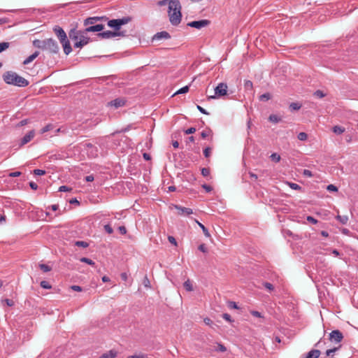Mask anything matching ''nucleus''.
I'll use <instances>...</instances> for the list:
<instances>
[{
  "label": "nucleus",
  "mask_w": 358,
  "mask_h": 358,
  "mask_svg": "<svg viewBox=\"0 0 358 358\" xmlns=\"http://www.w3.org/2000/svg\"><path fill=\"white\" fill-rule=\"evenodd\" d=\"M120 27H121L122 25L127 24L130 20L131 18L129 17H122L121 19H116Z\"/></svg>",
  "instance_id": "nucleus-23"
},
{
  "label": "nucleus",
  "mask_w": 358,
  "mask_h": 358,
  "mask_svg": "<svg viewBox=\"0 0 358 358\" xmlns=\"http://www.w3.org/2000/svg\"><path fill=\"white\" fill-rule=\"evenodd\" d=\"M306 220H307V221H308L309 222H310L313 224H315L318 222L317 220H316L315 218H314L312 216H308Z\"/></svg>",
  "instance_id": "nucleus-49"
},
{
  "label": "nucleus",
  "mask_w": 358,
  "mask_h": 358,
  "mask_svg": "<svg viewBox=\"0 0 358 358\" xmlns=\"http://www.w3.org/2000/svg\"><path fill=\"white\" fill-rule=\"evenodd\" d=\"M21 174L22 173L20 171H15V172H10L8 174V176L12 177V178H15V177H18V176H21Z\"/></svg>",
  "instance_id": "nucleus-52"
},
{
  "label": "nucleus",
  "mask_w": 358,
  "mask_h": 358,
  "mask_svg": "<svg viewBox=\"0 0 358 358\" xmlns=\"http://www.w3.org/2000/svg\"><path fill=\"white\" fill-rule=\"evenodd\" d=\"M29 186L34 190H36L38 189V185L34 182H30Z\"/></svg>",
  "instance_id": "nucleus-63"
},
{
  "label": "nucleus",
  "mask_w": 358,
  "mask_h": 358,
  "mask_svg": "<svg viewBox=\"0 0 358 358\" xmlns=\"http://www.w3.org/2000/svg\"><path fill=\"white\" fill-rule=\"evenodd\" d=\"M198 249H199L201 252H203V253L207 252V249H206V247L205 244H201V245L199 246Z\"/></svg>",
  "instance_id": "nucleus-58"
},
{
  "label": "nucleus",
  "mask_w": 358,
  "mask_h": 358,
  "mask_svg": "<svg viewBox=\"0 0 358 358\" xmlns=\"http://www.w3.org/2000/svg\"><path fill=\"white\" fill-rule=\"evenodd\" d=\"M108 26L115 29V31H120V26L116 19L110 20L108 22Z\"/></svg>",
  "instance_id": "nucleus-18"
},
{
  "label": "nucleus",
  "mask_w": 358,
  "mask_h": 358,
  "mask_svg": "<svg viewBox=\"0 0 358 358\" xmlns=\"http://www.w3.org/2000/svg\"><path fill=\"white\" fill-rule=\"evenodd\" d=\"M215 350L218 351V352H224L227 350V348L224 345L219 343L217 345V348Z\"/></svg>",
  "instance_id": "nucleus-45"
},
{
  "label": "nucleus",
  "mask_w": 358,
  "mask_h": 358,
  "mask_svg": "<svg viewBox=\"0 0 358 358\" xmlns=\"http://www.w3.org/2000/svg\"><path fill=\"white\" fill-rule=\"evenodd\" d=\"M39 267L43 272H48L51 271V267L44 264H39Z\"/></svg>",
  "instance_id": "nucleus-36"
},
{
  "label": "nucleus",
  "mask_w": 358,
  "mask_h": 358,
  "mask_svg": "<svg viewBox=\"0 0 358 358\" xmlns=\"http://www.w3.org/2000/svg\"><path fill=\"white\" fill-rule=\"evenodd\" d=\"M222 317L223 319H224L226 321H228L229 322H231L232 320H231V315L228 313H224L222 315Z\"/></svg>",
  "instance_id": "nucleus-54"
},
{
  "label": "nucleus",
  "mask_w": 358,
  "mask_h": 358,
  "mask_svg": "<svg viewBox=\"0 0 358 358\" xmlns=\"http://www.w3.org/2000/svg\"><path fill=\"white\" fill-rule=\"evenodd\" d=\"M202 187L207 192H210L213 190V188L208 185H206V184H204L202 185Z\"/></svg>",
  "instance_id": "nucleus-59"
},
{
  "label": "nucleus",
  "mask_w": 358,
  "mask_h": 358,
  "mask_svg": "<svg viewBox=\"0 0 358 358\" xmlns=\"http://www.w3.org/2000/svg\"><path fill=\"white\" fill-rule=\"evenodd\" d=\"M194 221L196 222V223H197V224L199 226V227L202 229L204 235L206 236V237H210V234L208 231V230L207 229V228L203 224H201V222H199L198 220H194Z\"/></svg>",
  "instance_id": "nucleus-21"
},
{
  "label": "nucleus",
  "mask_w": 358,
  "mask_h": 358,
  "mask_svg": "<svg viewBox=\"0 0 358 358\" xmlns=\"http://www.w3.org/2000/svg\"><path fill=\"white\" fill-rule=\"evenodd\" d=\"M197 109L203 114H205V115H208L209 113L203 108H202L201 106L199 105H197L196 106Z\"/></svg>",
  "instance_id": "nucleus-61"
},
{
  "label": "nucleus",
  "mask_w": 358,
  "mask_h": 358,
  "mask_svg": "<svg viewBox=\"0 0 358 358\" xmlns=\"http://www.w3.org/2000/svg\"><path fill=\"white\" fill-rule=\"evenodd\" d=\"M39 55L38 51H36L32 55H29L26 59L24 60L23 64L27 65L34 61Z\"/></svg>",
  "instance_id": "nucleus-17"
},
{
  "label": "nucleus",
  "mask_w": 358,
  "mask_h": 358,
  "mask_svg": "<svg viewBox=\"0 0 358 358\" xmlns=\"http://www.w3.org/2000/svg\"><path fill=\"white\" fill-rule=\"evenodd\" d=\"M104 229L109 234H111L113 232V229L112 227L110 224H106L104 226Z\"/></svg>",
  "instance_id": "nucleus-47"
},
{
  "label": "nucleus",
  "mask_w": 358,
  "mask_h": 358,
  "mask_svg": "<svg viewBox=\"0 0 358 358\" xmlns=\"http://www.w3.org/2000/svg\"><path fill=\"white\" fill-rule=\"evenodd\" d=\"M320 353L321 352L319 350H311L308 352L306 358H318Z\"/></svg>",
  "instance_id": "nucleus-19"
},
{
  "label": "nucleus",
  "mask_w": 358,
  "mask_h": 358,
  "mask_svg": "<svg viewBox=\"0 0 358 358\" xmlns=\"http://www.w3.org/2000/svg\"><path fill=\"white\" fill-rule=\"evenodd\" d=\"M53 128H54L53 124H48L45 125L44 127H43V128L41 129V134H44V133H45V132H48V131H50V130L53 129Z\"/></svg>",
  "instance_id": "nucleus-27"
},
{
  "label": "nucleus",
  "mask_w": 358,
  "mask_h": 358,
  "mask_svg": "<svg viewBox=\"0 0 358 358\" xmlns=\"http://www.w3.org/2000/svg\"><path fill=\"white\" fill-rule=\"evenodd\" d=\"M336 219L338 220L343 224H345L348 221V217L347 215H339L336 217Z\"/></svg>",
  "instance_id": "nucleus-22"
},
{
  "label": "nucleus",
  "mask_w": 358,
  "mask_h": 358,
  "mask_svg": "<svg viewBox=\"0 0 358 358\" xmlns=\"http://www.w3.org/2000/svg\"><path fill=\"white\" fill-rule=\"evenodd\" d=\"M175 208L178 210V213L180 215H189L193 213L192 209L189 208H185L178 205H176Z\"/></svg>",
  "instance_id": "nucleus-13"
},
{
  "label": "nucleus",
  "mask_w": 358,
  "mask_h": 358,
  "mask_svg": "<svg viewBox=\"0 0 358 358\" xmlns=\"http://www.w3.org/2000/svg\"><path fill=\"white\" fill-rule=\"evenodd\" d=\"M314 95L317 98H323L325 96V94L321 90H317L314 92Z\"/></svg>",
  "instance_id": "nucleus-42"
},
{
  "label": "nucleus",
  "mask_w": 358,
  "mask_h": 358,
  "mask_svg": "<svg viewBox=\"0 0 358 358\" xmlns=\"http://www.w3.org/2000/svg\"><path fill=\"white\" fill-rule=\"evenodd\" d=\"M126 103V100L123 98H117L108 103L110 106H113L115 108L124 106Z\"/></svg>",
  "instance_id": "nucleus-11"
},
{
  "label": "nucleus",
  "mask_w": 358,
  "mask_h": 358,
  "mask_svg": "<svg viewBox=\"0 0 358 358\" xmlns=\"http://www.w3.org/2000/svg\"><path fill=\"white\" fill-rule=\"evenodd\" d=\"M210 24L208 20H201L198 21H192L187 23V26L200 29L203 27H207Z\"/></svg>",
  "instance_id": "nucleus-9"
},
{
  "label": "nucleus",
  "mask_w": 358,
  "mask_h": 358,
  "mask_svg": "<svg viewBox=\"0 0 358 358\" xmlns=\"http://www.w3.org/2000/svg\"><path fill=\"white\" fill-rule=\"evenodd\" d=\"M271 99V94L268 92L264 93L259 96V101H267Z\"/></svg>",
  "instance_id": "nucleus-24"
},
{
  "label": "nucleus",
  "mask_w": 358,
  "mask_h": 358,
  "mask_svg": "<svg viewBox=\"0 0 358 358\" xmlns=\"http://www.w3.org/2000/svg\"><path fill=\"white\" fill-rule=\"evenodd\" d=\"M189 91V86L188 85H186L182 88H180V90H178L176 93L175 94H185V93H187V92Z\"/></svg>",
  "instance_id": "nucleus-38"
},
{
  "label": "nucleus",
  "mask_w": 358,
  "mask_h": 358,
  "mask_svg": "<svg viewBox=\"0 0 358 358\" xmlns=\"http://www.w3.org/2000/svg\"><path fill=\"white\" fill-rule=\"evenodd\" d=\"M303 176L309 177V178L313 176L312 172L310 170H308V169H304L303 172Z\"/></svg>",
  "instance_id": "nucleus-56"
},
{
  "label": "nucleus",
  "mask_w": 358,
  "mask_h": 358,
  "mask_svg": "<svg viewBox=\"0 0 358 358\" xmlns=\"http://www.w3.org/2000/svg\"><path fill=\"white\" fill-rule=\"evenodd\" d=\"M10 43L8 42L0 43V52L6 50L9 47Z\"/></svg>",
  "instance_id": "nucleus-39"
},
{
  "label": "nucleus",
  "mask_w": 358,
  "mask_h": 358,
  "mask_svg": "<svg viewBox=\"0 0 358 358\" xmlns=\"http://www.w3.org/2000/svg\"><path fill=\"white\" fill-rule=\"evenodd\" d=\"M229 306L231 308L237 309L238 306L236 302L234 301H229Z\"/></svg>",
  "instance_id": "nucleus-64"
},
{
  "label": "nucleus",
  "mask_w": 358,
  "mask_h": 358,
  "mask_svg": "<svg viewBox=\"0 0 358 358\" xmlns=\"http://www.w3.org/2000/svg\"><path fill=\"white\" fill-rule=\"evenodd\" d=\"M53 31L62 45L64 54L69 55L72 52V48L64 30L61 27L56 25L53 27Z\"/></svg>",
  "instance_id": "nucleus-5"
},
{
  "label": "nucleus",
  "mask_w": 358,
  "mask_h": 358,
  "mask_svg": "<svg viewBox=\"0 0 358 358\" xmlns=\"http://www.w3.org/2000/svg\"><path fill=\"white\" fill-rule=\"evenodd\" d=\"M270 158L272 161L275 162H279L280 160V156L278 153H273L271 155Z\"/></svg>",
  "instance_id": "nucleus-31"
},
{
  "label": "nucleus",
  "mask_w": 358,
  "mask_h": 358,
  "mask_svg": "<svg viewBox=\"0 0 358 358\" xmlns=\"http://www.w3.org/2000/svg\"><path fill=\"white\" fill-rule=\"evenodd\" d=\"M117 356V352L111 350L103 354L99 358H115Z\"/></svg>",
  "instance_id": "nucleus-20"
},
{
  "label": "nucleus",
  "mask_w": 358,
  "mask_h": 358,
  "mask_svg": "<svg viewBox=\"0 0 358 358\" xmlns=\"http://www.w3.org/2000/svg\"><path fill=\"white\" fill-rule=\"evenodd\" d=\"M87 31L84 30H77L76 29H71L69 32V38L75 41L74 47L82 48L85 45L90 42V38L87 36Z\"/></svg>",
  "instance_id": "nucleus-2"
},
{
  "label": "nucleus",
  "mask_w": 358,
  "mask_h": 358,
  "mask_svg": "<svg viewBox=\"0 0 358 358\" xmlns=\"http://www.w3.org/2000/svg\"><path fill=\"white\" fill-rule=\"evenodd\" d=\"M168 240H169V241L171 244H173V245H176V246L177 245L176 240V238H175L173 236H169V237H168Z\"/></svg>",
  "instance_id": "nucleus-53"
},
{
  "label": "nucleus",
  "mask_w": 358,
  "mask_h": 358,
  "mask_svg": "<svg viewBox=\"0 0 358 358\" xmlns=\"http://www.w3.org/2000/svg\"><path fill=\"white\" fill-rule=\"evenodd\" d=\"M80 261L83 263H86L89 265L94 266L95 264L94 262H93L92 259L87 258V257H82L80 259Z\"/></svg>",
  "instance_id": "nucleus-30"
},
{
  "label": "nucleus",
  "mask_w": 358,
  "mask_h": 358,
  "mask_svg": "<svg viewBox=\"0 0 358 358\" xmlns=\"http://www.w3.org/2000/svg\"><path fill=\"white\" fill-rule=\"evenodd\" d=\"M34 173L36 176H43L45 174V171L42 169H34Z\"/></svg>",
  "instance_id": "nucleus-46"
},
{
  "label": "nucleus",
  "mask_w": 358,
  "mask_h": 358,
  "mask_svg": "<svg viewBox=\"0 0 358 358\" xmlns=\"http://www.w3.org/2000/svg\"><path fill=\"white\" fill-rule=\"evenodd\" d=\"M85 149L90 157L94 158L98 155V148L90 143H87L84 145Z\"/></svg>",
  "instance_id": "nucleus-7"
},
{
  "label": "nucleus",
  "mask_w": 358,
  "mask_h": 358,
  "mask_svg": "<svg viewBox=\"0 0 358 358\" xmlns=\"http://www.w3.org/2000/svg\"><path fill=\"white\" fill-rule=\"evenodd\" d=\"M196 131V129L194 127H190L186 130H185V133L186 134H192Z\"/></svg>",
  "instance_id": "nucleus-55"
},
{
  "label": "nucleus",
  "mask_w": 358,
  "mask_h": 358,
  "mask_svg": "<svg viewBox=\"0 0 358 358\" xmlns=\"http://www.w3.org/2000/svg\"><path fill=\"white\" fill-rule=\"evenodd\" d=\"M327 189L329 192H338L337 187L332 184L327 185Z\"/></svg>",
  "instance_id": "nucleus-44"
},
{
  "label": "nucleus",
  "mask_w": 358,
  "mask_h": 358,
  "mask_svg": "<svg viewBox=\"0 0 358 358\" xmlns=\"http://www.w3.org/2000/svg\"><path fill=\"white\" fill-rule=\"evenodd\" d=\"M75 245L78 247H82V248H87L89 246L88 243L83 241H76Z\"/></svg>",
  "instance_id": "nucleus-32"
},
{
  "label": "nucleus",
  "mask_w": 358,
  "mask_h": 358,
  "mask_svg": "<svg viewBox=\"0 0 358 358\" xmlns=\"http://www.w3.org/2000/svg\"><path fill=\"white\" fill-rule=\"evenodd\" d=\"M288 184H289V186L292 189H294V190H300V189H301V187L300 185H299L298 184H296V183L289 182Z\"/></svg>",
  "instance_id": "nucleus-41"
},
{
  "label": "nucleus",
  "mask_w": 358,
  "mask_h": 358,
  "mask_svg": "<svg viewBox=\"0 0 358 358\" xmlns=\"http://www.w3.org/2000/svg\"><path fill=\"white\" fill-rule=\"evenodd\" d=\"M227 92V85L224 83H221L218 84V85L215 88V95L209 96L208 97V99H215L216 96H221L226 95Z\"/></svg>",
  "instance_id": "nucleus-6"
},
{
  "label": "nucleus",
  "mask_w": 358,
  "mask_h": 358,
  "mask_svg": "<svg viewBox=\"0 0 358 358\" xmlns=\"http://www.w3.org/2000/svg\"><path fill=\"white\" fill-rule=\"evenodd\" d=\"M183 285H184L185 289L187 291H188V292H191V291H192V290H193V287H192V283H191V282H190V280H186V281L184 282Z\"/></svg>",
  "instance_id": "nucleus-26"
},
{
  "label": "nucleus",
  "mask_w": 358,
  "mask_h": 358,
  "mask_svg": "<svg viewBox=\"0 0 358 358\" xmlns=\"http://www.w3.org/2000/svg\"><path fill=\"white\" fill-rule=\"evenodd\" d=\"M71 190V188H70L66 185L60 186L59 188V192H69Z\"/></svg>",
  "instance_id": "nucleus-50"
},
{
  "label": "nucleus",
  "mask_w": 358,
  "mask_h": 358,
  "mask_svg": "<svg viewBox=\"0 0 358 358\" xmlns=\"http://www.w3.org/2000/svg\"><path fill=\"white\" fill-rule=\"evenodd\" d=\"M269 121L273 122V123H278L279 122L281 119L276 115H271L268 117Z\"/></svg>",
  "instance_id": "nucleus-29"
},
{
  "label": "nucleus",
  "mask_w": 358,
  "mask_h": 358,
  "mask_svg": "<svg viewBox=\"0 0 358 358\" xmlns=\"http://www.w3.org/2000/svg\"><path fill=\"white\" fill-rule=\"evenodd\" d=\"M297 138L299 140L301 141H306L307 140V138H308V135L305 132H300L298 136H297Z\"/></svg>",
  "instance_id": "nucleus-35"
},
{
  "label": "nucleus",
  "mask_w": 358,
  "mask_h": 358,
  "mask_svg": "<svg viewBox=\"0 0 358 358\" xmlns=\"http://www.w3.org/2000/svg\"><path fill=\"white\" fill-rule=\"evenodd\" d=\"M100 20V18L99 17H87V19L85 20L84 21V25L85 26H88V25H94L97 21H99Z\"/></svg>",
  "instance_id": "nucleus-16"
},
{
  "label": "nucleus",
  "mask_w": 358,
  "mask_h": 358,
  "mask_svg": "<svg viewBox=\"0 0 358 358\" xmlns=\"http://www.w3.org/2000/svg\"><path fill=\"white\" fill-rule=\"evenodd\" d=\"M171 38V35L166 31L157 32L156 34L154 35L152 40L157 41V40H161V39H169Z\"/></svg>",
  "instance_id": "nucleus-14"
},
{
  "label": "nucleus",
  "mask_w": 358,
  "mask_h": 358,
  "mask_svg": "<svg viewBox=\"0 0 358 358\" xmlns=\"http://www.w3.org/2000/svg\"><path fill=\"white\" fill-rule=\"evenodd\" d=\"M337 350V348H332V349H329V350H327L326 351V355L327 356H333V354Z\"/></svg>",
  "instance_id": "nucleus-51"
},
{
  "label": "nucleus",
  "mask_w": 358,
  "mask_h": 358,
  "mask_svg": "<svg viewBox=\"0 0 358 358\" xmlns=\"http://www.w3.org/2000/svg\"><path fill=\"white\" fill-rule=\"evenodd\" d=\"M244 87L246 90H252L253 89V83L250 80H245Z\"/></svg>",
  "instance_id": "nucleus-28"
},
{
  "label": "nucleus",
  "mask_w": 358,
  "mask_h": 358,
  "mask_svg": "<svg viewBox=\"0 0 358 358\" xmlns=\"http://www.w3.org/2000/svg\"><path fill=\"white\" fill-rule=\"evenodd\" d=\"M203 322L206 325L208 326H211L213 324V321L208 317L204 318Z\"/></svg>",
  "instance_id": "nucleus-60"
},
{
  "label": "nucleus",
  "mask_w": 358,
  "mask_h": 358,
  "mask_svg": "<svg viewBox=\"0 0 358 358\" xmlns=\"http://www.w3.org/2000/svg\"><path fill=\"white\" fill-rule=\"evenodd\" d=\"M301 107V105L298 103H292L290 105H289V108L292 110H299Z\"/></svg>",
  "instance_id": "nucleus-34"
},
{
  "label": "nucleus",
  "mask_w": 358,
  "mask_h": 358,
  "mask_svg": "<svg viewBox=\"0 0 358 358\" xmlns=\"http://www.w3.org/2000/svg\"><path fill=\"white\" fill-rule=\"evenodd\" d=\"M104 26L101 24H94L92 26H89L87 28H85V31L87 32H98L101 31L103 29Z\"/></svg>",
  "instance_id": "nucleus-15"
},
{
  "label": "nucleus",
  "mask_w": 358,
  "mask_h": 358,
  "mask_svg": "<svg viewBox=\"0 0 358 358\" xmlns=\"http://www.w3.org/2000/svg\"><path fill=\"white\" fill-rule=\"evenodd\" d=\"M35 136V132L34 130H31L29 131L22 139L20 143V146H23L25 144L28 143L31 141Z\"/></svg>",
  "instance_id": "nucleus-12"
},
{
  "label": "nucleus",
  "mask_w": 358,
  "mask_h": 358,
  "mask_svg": "<svg viewBox=\"0 0 358 358\" xmlns=\"http://www.w3.org/2000/svg\"><path fill=\"white\" fill-rule=\"evenodd\" d=\"M41 287L44 289H50L52 287L48 281L43 280L40 283Z\"/></svg>",
  "instance_id": "nucleus-40"
},
{
  "label": "nucleus",
  "mask_w": 358,
  "mask_h": 358,
  "mask_svg": "<svg viewBox=\"0 0 358 358\" xmlns=\"http://www.w3.org/2000/svg\"><path fill=\"white\" fill-rule=\"evenodd\" d=\"M98 36L101 37L102 38H110L115 36H125V34L124 31H106L99 33Z\"/></svg>",
  "instance_id": "nucleus-8"
},
{
  "label": "nucleus",
  "mask_w": 358,
  "mask_h": 358,
  "mask_svg": "<svg viewBox=\"0 0 358 358\" xmlns=\"http://www.w3.org/2000/svg\"><path fill=\"white\" fill-rule=\"evenodd\" d=\"M201 174L203 176L206 177L210 174V170L208 168L201 169Z\"/></svg>",
  "instance_id": "nucleus-48"
},
{
  "label": "nucleus",
  "mask_w": 358,
  "mask_h": 358,
  "mask_svg": "<svg viewBox=\"0 0 358 358\" xmlns=\"http://www.w3.org/2000/svg\"><path fill=\"white\" fill-rule=\"evenodd\" d=\"M118 230L121 234H125L127 233V229L124 226L119 227Z\"/></svg>",
  "instance_id": "nucleus-62"
},
{
  "label": "nucleus",
  "mask_w": 358,
  "mask_h": 358,
  "mask_svg": "<svg viewBox=\"0 0 358 358\" xmlns=\"http://www.w3.org/2000/svg\"><path fill=\"white\" fill-rule=\"evenodd\" d=\"M71 289L76 292H81L83 290V288L78 285H72Z\"/></svg>",
  "instance_id": "nucleus-57"
},
{
  "label": "nucleus",
  "mask_w": 358,
  "mask_h": 358,
  "mask_svg": "<svg viewBox=\"0 0 358 358\" xmlns=\"http://www.w3.org/2000/svg\"><path fill=\"white\" fill-rule=\"evenodd\" d=\"M333 131L336 134H341L345 131V128L341 126H334L333 127Z\"/></svg>",
  "instance_id": "nucleus-25"
},
{
  "label": "nucleus",
  "mask_w": 358,
  "mask_h": 358,
  "mask_svg": "<svg viewBox=\"0 0 358 358\" xmlns=\"http://www.w3.org/2000/svg\"><path fill=\"white\" fill-rule=\"evenodd\" d=\"M180 10L181 5L178 0H171L169 1V16L171 24L177 26L180 24L182 18Z\"/></svg>",
  "instance_id": "nucleus-3"
},
{
  "label": "nucleus",
  "mask_w": 358,
  "mask_h": 358,
  "mask_svg": "<svg viewBox=\"0 0 358 358\" xmlns=\"http://www.w3.org/2000/svg\"><path fill=\"white\" fill-rule=\"evenodd\" d=\"M212 133V131L210 129H207L206 130L203 131L201 133V136L202 138H206L207 136H208Z\"/></svg>",
  "instance_id": "nucleus-37"
},
{
  "label": "nucleus",
  "mask_w": 358,
  "mask_h": 358,
  "mask_svg": "<svg viewBox=\"0 0 358 358\" xmlns=\"http://www.w3.org/2000/svg\"><path fill=\"white\" fill-rule=\"evenodd\" d=\"M210 154H211V148L210 147H206L203 150L204 156L208 158L210 156Z\"/></svg>",
  "instance_id": "nucleus-43"
},
{
  "label": "nucleus",
  "mask_w": 358,
  "mask_h": 358,
  "mask_svg": "<svg viewBox=\"0 0 358 358\" xmlns=\"http://www.w3.org/2000/svg\"><path fill=\"white\" fill-rule=\"evenodd\" d=\"M33 45L51 54H57L59 52V46L57 42L52 38L44 40L35 39L33 41Z\"/></svg>",
  "instance_id": "nucleus-1"
},
{
  "label": "nucleus",
  "mask_w": 358,
  "mask_h": 358,
  "mask_svg": "<svg viewBox=\"0 0 358 358\" xmlns=\"http://www.w3.org/2000/svg\"><path fill=\"white\" fill-rule=\"evenodd\" d=\"M3 79L6 83L17 87H27L29 85L27 79L13 71L6 72L3 75Z\"/></svg>",
  "instance_id": "nucleus-4"
},
{
  "label": "nucleus",
  "mask_w": 358,
  "mask_h": 358,
  "mask_svg": "<svg viewBox=\"0 0 358 358\" xmlns=\"http://www.w3.org/2000/svg\"><path fill=\"white\" fill-rule=\"evenodd\" d=\"M263 286L266 289H268L270 292H271L272 291H273L274 289V287L273 285L270 283V282H263Z\"/></svg>",
  "instance_id": "nucleus-33"
},
{
  "label": "nucleus",
  "mask_w": 358,
  "mask_h": 358,
  "mask_svg": "<svg viewBox=\"0 0 358 358\" xmlns=\"http://www.w3.org/2000/svg\"><path fill=\"white\" fill-rule=\"evenodd\" d=\"M343 338V334L339 330H334L329 334V339L332 342L340 343Z\"/></svg>",
  "instance_id": "nucleus-10"
}]
</instances>
